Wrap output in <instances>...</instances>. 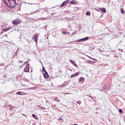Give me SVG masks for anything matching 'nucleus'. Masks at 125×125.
Segmentation results:
<instances>
[{
	"mask_svg": "<svg viewBox=\"0 0 125 125\" xmlns=\"http://www.w3.org/2000/svg\"><path fill=\"white\" fill-rule=\"evenodd\" d=\"M9 2V4H8V7H10V8H14V6H15V0H13V2L10 1Z\"/></svg>",
	"mask_w": 125,
	"mask_h": 125,
	"instance_id": "nucleus-1",
	"label": "nucleus"
},
{
	"mask_svg": "<svg viewBox=\"0 0 125 125\" xmlns=\"http://www.w3.org/2000/svg\"><path fill=\"white\" fill-rule=\"evenodd\" d=\"M88 37H85L84 38L78 40L77 42H85V41H88Z\"/></svg>",
	"mask_w": 125,
	"mask_h": 125,
	"instance_id": "nucleus-4",
	"label": "nucleus"
},
{
	"mask_svg": "<svg viewBox=\"0 0 125 125\" xmlns=\"http://www.w3.org/2000/svg\"><path fill=\"white\" fill-rule=\"evenodd\" d=\"M13 25H19V24H21L22 21L21 20L16 19L12 21Z\"/></svg>",
	"mask_w": 125,
	"mask_h": 125,
	"instance_id": "nucleus-2",
	"label": "nucleus"
},
{
	"mask_svg": "<svg viewBox=\"0 0 125 125\" xmlns=\"http://www.w3.org/2000/svg\"><path fill=\"white\" fill-rule=\"evenodd\" d=\"M79 75H80V72H77L75 74H72L71 76V78H75L76 77H78V76H79Z\"/></svg>",
	"mask_w": 125,
	"mask_h": 125,
	"instance_id": "nucleus-7",
	"label": "nucleus"
},
{
	"mask_svg": "<svg viewBox=\"0 0 125 125\" xmlns=\"http://www.w3.org/2000/svg\"><path fill=\"white\" fill-rule=\"evenodd\" d=\"M62 34L63 35H67V32H66V31H62Z\"/></svg>",
	"mask_w": 125,
	"mask_h": 125,
	"instance_id": "nucleus-20",
	"label": "nucleus"
},
{
	"mask_svg": "<svg viewBox=\"0 0 125 125\" xmlns=\"http://www.w3.org/2000/svg\"><path fill=\"white\" fill-rule=\"evenodd\" d=\"M33 118H34V119H36L37 120V119H38V117L37 116V115H35V114H32V115Z\"/></svg>",
	"mask_w": 125,
	"mask_h": 125,
	"instance_id": "nucleus-15",
	"label": "nucleus"
},
{
	"mask_svg": "<svg viewBox=\"0 0 125 125\" xmlns=\"http://www.w3.org/2000/svg\"><path fill=\"white\" fill-rule=\"evenodd\" d=\"M11 27H7L6 28H2V31H3V32H7V31H9V30H10V28Z\"/></svg>",
	"mask_w": 125,
	"mask_h": 125,
	"instance_id": "nucleus-9",
	"label": "nucleus"
},
{
	"mask_svg": "<svg viewBox=\"0 0 125 125\" xmlns=\"http://www.w3.org/2000/svg\"><path fill=\"white\" fill-rule=\"evenodd\" d=\"M35 88H36V87H32V88H29V89H35Z\"/></svg>",
	"mask_w": 125,
	"mask_h": 125,
	"instance_id": "nucleus-28",
	"label": "nucleus"
},
{
	"mask_svg": "<svg viewBox=\"0 0 125 125\" xmlns=\"http://www.w3.org/2000/svg\"><path fill=\"white\" fill-rule=\"evenodd\" d=\"M70 4H77L78 2H77V1H76V0H72L70 1Z\"/></svg>",
	"mask_w": 125,
	"mask_h": 125,
	"instance_id": "nucleus-8",
	"label": "nucleus"
},
{
	"mask_svg": "<svg viewBox=\"0 0 125 125\" xmlns=\"http://www.w3.org/2000/svg\"><path fill=\"white\" fill-rule=\"evenodd\" d=\"M70 0H66L65 1H64L61 5V7H63V6H65V5H66V4H67L68 3V2H69V1H70Z\"/></svg>",
	"mask_w": 125,
	"mask_h": 125,
	"instance_id": "nucleus-5",
	"label": "nucleus"
},
{
	"mask_svg": "<svg viewBox=\"0 0 125 125\" xmlns=\"http://www.w3.org/2000/svg\"><path fill=\"white\" fill-rule=\"evenodd\" d=\"M77 103H78V104L79 105H81V103H82V102H81V101H78V102H77Z\"/></svg>",
	"mask_w": 125,
	"mask_h": 125,
	"instance_id": "nucleus-22",
	"label": "nucleus"
},
{
	"mask_svg": "<svg viewBox=\"0 0 125 125\" xmlns=\"http://www.w3.org/2000/svg\"><path fill=\"white\" fill-rule=\"evenodd\" d=\"M23 116H26V115H23Z\"/></svg>",
	"mask_w": 125,
	"mask_h": 125,
	"instance_id": "nucleus-36",
	"label": "nucleus"
},
{
	"mask_svg": "<svg viewBox=\"0 0 125 125\" xmlns=\"http://www.w3.org/2000/svg\"><path fill=\"white\" fill-rule=\"evenodd\" d=\"M86 15H87V16L90 15V12H88V11L86 12Z\"/></svg>",
	"mask_w": 125,
	"mask_h": 125,
	"instance_id": "nucleus-21",
	"label": "nucleus"
},
{
	"mask_svg": "<svg viewBox=\"0 0 125 125\" xmlns=\"http://www.w3.org/2000/svg\"><path fill=\"white\" fill-rule=\"evenodd\" d=\"M120 10H121V12L122 14H125V10H124V8H121L120 9Z\"/></svg>",
	"mask_w": 125,
	"mask_h": 125,
	"instance_id": "nucleus-14",
	"label": "nucleus"
},
{
	"mask_svg": "<svg viewBox=\"0 0 125 125\" xmlns=\"http://www.w3.org/2000/svg\"><path fill=\"white\" fill-rule=\"evenodd\" d=\"M67 34H68V35H70V33H69V32H67Z\"/></svg>",
	"mask_w": 125,
	"mask_h": 125,
	"instance_id": "nucleus-31",
	"label": "nucleus"
},
{
	"mask_svg": "<svg viewBox=\"0 0 125 125\" xmlns=\"http://www.w3.org/2000/svg\"><path fill=\"white\" fill-rule=\"evenodd\" d=\"M71 62H72V63H74V62H72V61H71Z\"/></svg>",
	"mask_w": 125,
	"mask_h": 125,
	"instance_id": "nucleus-34",
	"label": "nucleus"
},
{
	"mask_svg": "<svg viewBox=\"0 0 125 125\" xmlns=\"http://www.w3.org/2000/svg\"><path fill=\"white\" fill-rule=\"evenodd\" d=\"M3 1L6 3V5L7 6L8 5V3L7 2H10L11 1V0H3Z\"/></svg>",
	"mask_w": 125,
	"mask_h": 125,
	"instance_id": "nucleus-10",
	"label": "nucleus"
},
{
	"mask_svg": "<svg viewBox=\"0 0 125 125\" xmlns=\"http://www.w3.org/2000/svg\"><path fill=\"white\" fill-rule=\"evenodd\" d=\"M103 89H105V90H109V89H110V87L107 86H105L103 87Z\"/></svg>",
	"mask_w": 125,
	"mask_h": 125,
	"instance_id": "nucleus-12",
	"label": "nucleus"
},
{
	"mask_svg": "<svg viewBox=\"0 0 125 125\" xmlns=\"http://www.w3.org/2000/svg\"><path fill=\"white\" fill-rule=\"evenodd\" d=\"M59 121H63V118H59Z\"/></svg>",
	"mask_w": 125,
	"mask_h": 125,
	"instance_id": "nucleus-26",
	"label": "nucleus"
},
{
	"mask_svg": "<svg viewBox=\"0 0 125 125\" xmlns=\"http://www.w3.org/2000/svg\"><path fill=\"white\" fill-rule=\"evenodd\" d=\"M39 37V35H35L32 40H34V41L35 42H36V43H37L38 42V38Z\"/></svg>",
	"mask_w": 125,
	"mask_h": 125,
	"instance_id": "nucleus-6",
	"label": "nucleus"
},
{
	"mask_svg": "<svg viewBox=\"0 0 125 125\" xmlns=\"http://www.w3.org/2000/svg\"><path fill=\"white\" fill-rule=\"evenodd\" d=\"M59 72H60V73H61V70H60V71H59Z\"/></svg>",
	"mask_w": 125,
	"mask_h": 125,
	"instance_id": "nucleus-33",
	"label": "nucleus"
},
{
	"mask_svg": "<svg viewBox=\"0 0 125 125\" xmlns=\"http://www.w3.org/2000/svg\"><path fill=\"white\" fill-rule=\"evenodd\" d=\"M66 84H64L61 86V87H65V86H66Z\"/></svg>",
	"mask_w": 125,
	"mask_h": 125,
	"instance_id": "nucleus-23",
	"label": "nucleus"
},
{
	"mask_svg": "<svg viewBox=\"0 0 125 125\" xmlns=\"http://www.w3.org/2000/svg\"><path fill=\"white\" fill-rule=\"evenodd\" d=\"M55 101H57V102H60V100H59V99L58 98H56L55 99Z\"/></svg>",
	"mask_w": 125,
	"mask_h": 125,
	"instance_id": "nucleus-17",
	"label": "nucleus"
},
{
	"mask_svg": "<svg viewBox=\"0 0 125 125\" xmlns=\"http://www.w3.org/2000/svg\"><path fill=\"white\" fill-rule=\"evenodd\" d=\"M101 66H104V65H103V64H101Z\"/></svg>",
	"mask_w": 125,
	"mask_h": 125,
	"instance_id": "nucleus-32",
	"label": "nucleus"
},
{
	"mask_svg": "<svg viewBox=\"0 0 125 125\" xmlns=\"http://www.w3.org/2000/svg\"><path fill=\"white\" fill-rule=\"evenodd\" d=\"M84 81V78L83 77H81L80 79V82H83Z\"/></svg>",
	"mask_w": 125,
	"mask_h": 125,
	"instance_id": "nucleus-16",
	"label": "nucleus"
},
{
	"mask_svg": "<svg viewBox=\"0 0 125 125\" xmlns=\"http://www.w3.org/2000/svg\"><path fill=\"white\" fill-rule=\"evenodd\" d=\"M42 71L43 72H45V69H44V67H42Z\"/></svg>",
	"mask_w": 125,
	"mask_h": 125,
	"instance_id": "nucleus-25",
	"label": "nucleus"
},
{
	"mask_svg": "<svg viewBox=\"0 0 125 125\" xmlns=\"http://www.w3.org/2000/svg\"><path fill=\"white\" fill-rule=\"evenodd\" d=\"M119 112L121 113V114L123 113V110H122V109H119Z\"/></svg>",
	"mask_w": 125,
	"mask_h": 125,
	"instance_id": "nucleus-24",
	"label": "nucleus"
},
{
	"mask_svg": "<svg viewBox=\"0 0 125 125\" xmlns=\"http://www.w3.org/2000/svg\"><path fill=\"white\" fill-rule=\"evenodd\" d=\"M29 70H30V67H29V63H27L24 68V72H26L27 73V72H29Z\"/></svg>",
	"mask_w": 125,
	"mask_h": 125,
	"instance_id": "nucleus-3",
	"label": "nucleus"
},
{
	"mask_svg": "<svg viewBox=\"0 0 125 125\" xmlns=\"http://www.w3.org/2000/svg\"><path fill=\"white\" fill-rule=\"evenodd\" d=\"M4 37H6V38H7V34L4 35Z\"/></svg>",
	"mask_w": 125,
	"mask_h": 125,
	"instance_id": "nucleus-29",
	"label": "nucleus"
},
{
	"mask_svg": "<svg viewBox=\"0 0 125 125\" xmlns=\"http://www.w3.org/2000/svg\"><path fill=\"white\" fill-rule=\"evenodd\" d=\"M65 94H69V93H65Z\"/></svg>",
	"mask_w": 125,
	"mask_h": 125,
	"instance_id": "nucleus-35",
	"label": "nucleus"
},
{
	"mask_svg": "<svg viewBox=\"0 0 125 125\" xmlns=\"http://www.w3.org/2000/svg\"><path fill=\"white\" fill-rule=\"evenodd\" d=\"M73 64L74 66H75V67H77V64H76V63H73Z\"/></svg>",
	"mask_w": 125,
	"mask_h": 125,
	"instance_id": "nucleus-27",
	"label": "nucleus"
},
{
	"mask_svg": "<svg viewBox=\"0 0 125 125\" xmlns=\"http://www.w3.org/2000/svg\"><path fill=\"white\" fill-rule=\"evenodd\" d=\"M16 94L18 95H22V94H21V92H17L16 93Z\"/></svg>",
	"mask_w": 125,
	"mask_h": 125,
	"instance_id": "nucleus-18",
	"label": "nucleus"
},
{
	"mask_svg": "<svg viewBox=\"0 0 125 125\" xmlns=\"http://www.w3.org/2000/svg\"><path fill=\"white\" fill-rule=\"evenodd\" d=\"M100 10L101 11H102L104 13H105L106 12V9H105V8H101Z\"/></svg>",
	"mask_w": 125,
	"mask_h": 125,
	"instance_id": "nucleus-13",
	"label": "nucleus"
},
{
	"mask_svg": "<svg viewBox=\"0 0 125 125\" xmlns=\"http://www.w3.org/2000/svg\"><path fill=\"white\" fill-rule=\"evenodd\" d=\"M43 77L45 78H48V74L47 72H45L44 73H43Z\"/></svg>",
	"mask_w": 125,
	"mask_h": 125,
	"instance_id": "nucleus-11",
	"label": "nucleus"
},
{
	"mask_svg": "<svg viewBox=\"0 0 125 125\" xmlns=\"http://www.w3.org/2000/svg\"><path fill=\"white\" fill-rule=\"evenodd\" d=\"M46 103H48V101H46Z\"/></svg>",
	"mask_w": 125,
	"mask_h": 125,
	"instance_id": "nucleus-30",
	"label": "nucleus"
},
{
	"mask_svg": "<svg viewBox=\"0 0 125 125\" xmlns=\"http://www.w3.org/2000/svg\"><path fill=\"white\" fill-rule=\"evenodd\" d=\"M37 106L40 107V108H41V109H43V110H45V107H42L40 105H38Z\"/></svg>",
	"mask_w": 125,
	"mask_h": 125,
	"instance_id": "nucleus-19",
	"label": "nucleus"
}]
</instances>
